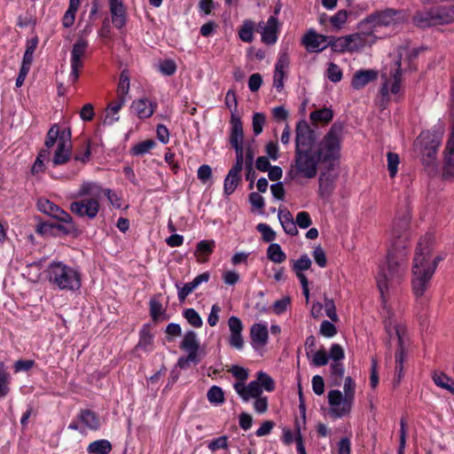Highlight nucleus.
<instances>
[{
    "label": "nucleus",
    "instance_id": "f257e3e1",
    "mask_svg": "<svg viewBox=\"0 0 454 454\" xmlns=\"http://www.w3.org/2000/svg\"><path fill=\"white\" fill-rule=\"evenodd\" d=\"M411 215L408 211L398 215L390 231V249L387 255V266L382 267L377 276V285L380 292L382 303H386V295L390 288L400 283L405 272L404 254L410 240Z\"/></svg>",
    "mask_w": 454,
    "mask_h": 454
},
{
    "label": "nucleus",
    "instance_id": "f03ea898",
    "mask_svg": "<svg viewBox=\"0 0 454 454\" xmlns=\"http://www.w3.org/2000/svg\"><path fill=\"white\" fill-rule=\"evenodd\" d=\"M434 236L427 233L418 244L412 265V290L417 297L422 296L430 286V280L436 270L440 256L433 257Z\"/></svg>",
    "mask_w": 454,
    "mask_h": 454
},
{
    "label": "nucleus",
    "instance_id": "7ed1b4c3",
    "mask_svg": "<svg viewBox=\"0 0 454 454\" xmlns=\"http://www.w3.org/2000/svg\"><path fill=\"white\" fill-rule=\"evenodd\" d=\"M383 311L385 313V329L388 335L387 348L390 349L395 348V374L394 378V385L398 386L403 376V361H404V343L406 336V328L394 318L392 311L383 303Z\"/></svg>",
    "mask_w": 454,
    "mask_h": 454
},
{
    "label": "nucleus",
    "instance_id": "20e7f679",
    "mask_svg": "<svg viewBox=\"0 0 454 454\" xmlns=\"http://www.w3.org/2000/svg\"><path fill=\"white\" fill-rule=\"evenodd\" d=\"M344 125L334 122L314 150L321 161L335 168L339 163Z\"/></svg>",
    "mask_w": 454,
    "mask_h": 454
},
{
    "label": "nucleus",
    "instance_id": "39448f33",
    "mask_svg": "<svg viewBox=\"0 0 454 454\" xmlns=\"http://www.w3.org/2000/svg\"><path fill=\"white\" fill-rule=\"evenodd\" d=\"M47 278L59 290L76 291L81 287L79 271L60 262H52L47 268Z\"/></svg>",
    "mask_w": 454,
    "mask_h": 454
},
{
    "label": "nucleus",
    "instance_id": "423d86ee",
    "mask_svg": "<svg viewBox=\"0 0 454 454\" xmlns=\"http://www.w3.org/2000/svg\"><path fill=\"white\" fill-rule=\"evenodd\" d=\"M233 387L239 397L244 402H248L251 397H257L262 394V388L268 392H272L275 389L274 380L266 372H257L255 380H252L248 385L241 382H236Z\"/></svg>",
    "mask_w": 454,
    "mask_h": 454
},
{
    "label": "nucleus",
    "instance_id": "0eeeda50",
    "mask_svg": "<svg viewBox=\"0 0 454 454\" xmlns=\"http://www.w3.org/2000/svg\"><path fill=\"white\" fill-rule=\"evenodd\" d=\"M320 161L315 151L294 152V160L291 165L290 175L308 179L314 178L317 175Z\"/></svg>",
    "mask_w": 454,
    "mask_h": 454
},
{
    "label": "nucleus",
    "instance_id": "6e6552de",
    "mask_svg": "<svg viewBox=\"0 0 454 454\" xmlns=\"http://www.w3.org/2000/svg\"><path fill=\"white\" fill-rule=\"evenodd\" d=\"M327 398L330 405V414L333 418L338 419L349 415L354 402L343 396L340 390L329 391Z\"/></svg>",
    "mask_w": 454,
    "mask_h": 454
},
{
    "label": "nucleus",
    "instance_id": "1a4fd4ad",
    "mask_svg": "<svg viewBox=\"0 0 454 454\" xmlns=\"http://www.w3.org/2000/svg\"><path fill=\"white\" fill-rule=\"evenodd\" d=\"M295 152H309L312 149L317 136L306 121H300L295 128Z\"/></svg>",
    "mask_w": 454,
    "mask_h": 454
},
{
    "label": "nucleus",
    "instance_id": "9d476101",
    "mask_svg": "<svg viewBox=\"0 0 454 454\" xmlns=\"http://www.w3.org/2000/svg\"><path fill=\"white\" fill-rule=\"evenodd\" d=\"M441 141L442 137L439 134L427 130L420 133L415 145L419 146L421 153L431 160L435 158Z\"/></svg>",
    "mask_w": 454,
    "mask_h": 454
},
{
    "label": "nucleus",
    "instance_id": "9b49d317",
    "mask_svg": "<svg viewBox=\"0 0 454 454\" xmlns=\"http://www.w3.org/2000/svg\"><path fill=\"white\" fill-rule=\"evenodd\" d=\"M396 13L393 9L372 13L361 22V27H368L376 35L379 27H389L395 23Z\"/></svg>",
    "mask_w": 454,
    "mask_h": 454
},
{
    "label": "nucleus",
    "instance_id": "f8f14e48",
    "mask_svg": "<svg viewBox=\"0 0 454 454\" xmlns=\"http://www.w3.org/2000/svg\"><path fill=\"white\" fill-rule=\"evenodd\" d=\"M70 210L80 217L94 219L99 211V200L86 198L71 203Z\"/></svg>",
    "mask_w": 454,
    "mask_h": 454
},
{
    "label": "nucleus",
    "instance_id": "ddd939ff",
    "mask_svg": "<svg viewBox=\"0 0 454 454\" xmlns=\"http://www.w3.org/2000/svg\"><path fill=\"white\" fill-rule=\"evenodd\" d=\"M401 77H402L401 55H397L395 58L394 63L390 67L389 76H387V74H382V78L385 80V82L381 87L380 92L383 97L388 96V91H389L388 90V83H389L390 79L393 80V83H392L391 89H390L391 92L393 94H397L400 91V83L402 81Z\"/></svg>",
    "mask_w": 454,
    "mask_h": 454
},
{
    "label": "nucleus",
    "instance_id": "4468645a",
    "mask_svg": "<svg viewBox=\"0 0 454 454\" xmlns=\"http://www.w3.org/2000/svg\"><path fill=\"white\" fill-rule=\"evenodd\" d=\"M71 155V130L69 129L62 130L58 141L57 150L55 151L52 164L58 166L65 164L70 159Z\"/></svg>",
    "mask_w": 454,
    "mask_h": 454
},
{
    "label": "nucleus",
    "instance_id": "2eb2a0df",
    "mask_svg": "<svg viewBox=\"0 0 454 454\" xmlns=\"http://www.w3.org/2000/svg\"><path fill=\"white\" fill-rule=\"evenodd\" d=\"M360 28L359 32L348 35L352 52L359 51L366 46H372L379 38L377 35H374V31L368 27L360 26Z\"/></svg>",
    "mask_w": 454,
    "mask_h": 454
},
{
    "label": "nucleus",
    "instance_id": "dca6fc26",
    "mask_svg": "<svg viewBox=\"0 0 454 454\" xmlns=\"http://www.w3.org/2000/svg\"><path fill=\"white\" fill-rule=\"evenodd\" d=\"M88 48V42L84 39H79L74 45L71 51V73L69 80L74 83L79 77V70L82 67V58L84 56Z\"/></svg>",
    "mask_w": 454,
    "mask_h": 454
},
{
    "label": "nucleus",
    "instance_id": "f3484780",
    "mask_svg": "<svg viewBox=\"0 0 454 454\" xmlns=\"http://www.w3.org/2000/svg\"><path fill=\"white\" fill-rule=\"evenodd\" d=\"M37 207L42 213L46 214L59 222L64 223H71L72 222V216L67 212L47 199L38 200Z\"/></svg>",
    "mask_w": 454,
    "mask_h": 454
},
{
    "label": "nucleus",
    "instance_id": "a211bd4d",
    "mask_svg": "<svg viewBox=\"0 0 454 454\" xmlns=\"http://www.w3.org/2000/svg\"><path fill=\"white\" fill-rule=\"evenodd\" d=\"M301 42L308 51L318 52L329 46L330 37L317 34L315 30L310 29L303 35Z\"/></svg>",
    "mask_w": 454,
    "mask_h": 454
},
{
    "label": "nucleus",
    "instance_id": "6ab92c4d",
    "mask_svg": "<svg viewBox=\"0 0 454 454\" xmlns=\"http://www.w3.org/2000/svg\"><path fill=\"white\" fill-rule=\"evenodd\" d=\"M278 20L275 16H270L266 22H259L257 32L261 34L262 41L266 44H274L278 40Z\"/></svg>",
    "mask_w": 454,
    "mask_h": 454
},
{
    "label": "nucleus",
    "instance_id": "aec40b11",
    "mask_svg": "<svg viewBox=\"0 0 454 454\" xmlns=\"http://www.w3.org/2000/svg\"><path fill=\"white\" fill-rule=\"evenodd\" d=\"M108 5L114 27L121 29L126 26L128 20L123 0H108Z\"/></svg>",
    "mask_w": 454,
    "mask_h": 454
},
{
    "label": "nucleus",
    "instance_id": "412c9836",
    "mask_svg": "<svg viewBox=\"0 0 454 454\" xmlns=\"http://www.w3.org/2000/svg\"><path fill=\"white\" fill-rule=\"evenodd\" d=\"M326 170L321 172L318 178V192L323 198H328L335 189V182L338 177L337 173H332L334 168L325 167Z\"/></svg>",
    "mask_w": 454,
    "mask_h": 454
},
{
    "label": "nucleus",
    "instance_id": "4be33fe9",
    "mask_svg": "<svg viewBox=\"0 0 454 454\" xmlns=\"http://www.w3.org/2000/svg\"><path fill=\"white\" fill-rule=\"evenodd\" d=\"M228 326L231 333L229 338L231 347L239 350L242 349L244 347V339L242 336L244 327L241 320L235 316H231L228 320Z\"/></svg>",
    "mask_w": 454,
    "mask_h": 454
},
{
    "label": "nucleus",
    "instance_id": "5701e85b",
    "mask_svg": "<svg viewBox=\"0 0 454 454\" xmlns=\"http://www.w3.org/2000/svg\"><path fill=\"white\" fill-rule=\"evenodd\" d=\"M443 176L454 178V116L450 138L444 150Z\"/></svg>",
    "mask_w": 454,
    "mask_h": 454
},
{
    "label": "nucleus",
    "instance_id": "b1692460",
    "mask_svg": "<svg viewBox=\"0 0 454 454\" xmlns=\"http://www.w3.org/2000/svg\"><path fill=\"white\" fill-rule=\"evenodd\" d=\"M231 125L230 144L233 148L243 146L244 131L242 121L234 113H232L231 117Z\"/></svg>",
    "mask_w": 454,
    "mask_h": 454
},
{
    "label": "nucleus",
    "instance_id": "393cba45",
    "mask_svg": "<svg viewBox=\"0 0 454 454\" xmlns=\"http://www.w3.org/2000/svg\"><path fill=\"white\" fill-rule=\"evenodd\" d=\"M252 345L257 348L264 347L268 342L269 332L266 325L256 323L250 328Z\"/></svg>",
    "mask_w": 454,
    "mask_h": 454
},
{
    "label": "nucleus",
    "instance_id": "a878e982",
    "mask_svg": "<svg viewBox=\"0 0 454 454\" xmlns=\"http://www.w3.org/2000/svg\"><path fill=\"white\" fill-rule=\"evenodd\" d=\"M155 104H153L147 98H139L134 100L131 104L130 110L138 118L145 119L151 117L154 113Z\"/></svg>",
    "mask_w": 454,
    "mask_h": 454
},
{
    "label": "nucleus",
    "instance_id": "bb28decb",
    "mask_svg": "<svg viewBox=\"0 0 454 454\" xmlns=\"http://www.w3.org/2000/svg\"><path fill=\"white\" fill-rule=\"evenodd\" d=\"M378 78V72L373 69H362L356 71L352 78L351 86L355 90L364 88L370 82Z\"/></svg>",
    "mask_w": 454,
    "mask_h": 454
},
{
    "label": "nucleus",
    "instance_id": "cd10ccee",
    "mask_svg": "<svg viewBox=\"0 0 454 454\" xmlns=\"http://www.w3.org/2000/svg\"><path fill=\"white\" fill-rule=\"evenodd\" d=\"M209 279V274L207 272L202 273L197 276L192 281L184 284V286L179 288L178 285V300L184 301L186 297L192 293L201 283H206Z\"/></svg>",
    "mask_w": 454,
    "mask_h": 454
},
{
    "label": "nucleus",
    "instance_id": "c85d7f7f",
    "mask_svg": "<svg viewBox=\"0 0 454 454\" xmlns=\"http://www.w3.org/2000/svg\"><path fill=\"white\" fill-rule=\"evenodd\" d=\"M413 23L422 28L438 25L435 17V10L431 9L429 11L417 12L413 17Z\"/></svg>",
    "mask_w": 454,
    "mask_h": 454
},
{
    "label": "nucleus",
    "instance_id": "c756f323",
    "mask_svg": "<svg viewBox=\"0 0 454 454\" xmlns=\"http://www.w3.org/2000/svg\"><path fill=\"white\" fill-rule=\"evenodd\" d=\"M126 103V98L117 96V99L110 103L106 111L104 124L112 125L119 120L118 113Z\"/></svg>",
    "mask_w": 454,
    "mask_h": 454
},
{
    "label": "nucleus",
    "instance_id": "7c9ffc66",
    "mask_svg": "<svg viewBox=\"0 0 454 454\" xmlns=\"http://www.w3.org/2000/svg\"><path fill=\"white\" fill-rule=\"evenodd\" d=\"M180 348L189 354L199 356L200 341L196 333L193 331L186 332L181 341Z\"/></svg>",
    "mask_w": 454,
    "mask_h": 454
},
{
    "label": "nucleus",
    "instance_id": "2f4dec72",
    "mask_svg": "<svg viewBox=\"0 0 454 454\" xmlns=\"http://www.w3.org/2000/svg\"><path fill=\"white\" fill-rule=\"evenodd\" d=\"M215 247V241L211 240H201L197 244L195 250V256L200 262H206L208 256L213 253Z\"/></svg>",
    "mask_w": 454,
    "mask_h": 454
},
{
    "label": "nucleus",
    "instance_id": "473e14b6",
    "mask_svg": "<svg viewBox=\"0 0 454 454\" xmlns=\"http://www.w3.org/2000/svg\"><path fill=\"white\" fill-rule=\"evenodd\" d=\"M102 192L103 189L97 184L85 182L81 185L74 197L82 198L84 196H90V198H97L98 200H100L102 197Z\"/></svg>",
    "mask_w": 454,
    "mask_h": 454
},
{
    "label": "nucleus",
    "instance_id": "72a5a7b5",
    "mask_svg": "<svg viewBox=\"0 0 454 454\" xmlns=\"http://www.w3.org/2000/svg\"><path fill=\"white\" fill-rule=\"evenodd\" d=\"M78 419L83 426L90 430H97L99 427V419L90 410H82L78 415Z\"/></svg>",
    "mask_w": 454,
    "mask_h": 454
},
{
    "label": "nucleus",
    "instance_id": "f704fd0d",
    "mask_svg": "<svg viewBox=\"0 0 454 454\" xmlns=\"http://www.w3.org/2000/svg\"><path fill=\"white\" fill-rule=\"evenodd\" d=\"M239 173V171L230 169L224 179L223 190L225 194L230 195L234 192L240 181Z\"/></svg>",
    "mask_w": 454,
    "mask_h": 454
},
{
    "label": "nucleus",
    "instance_id": "c9c22d12",
    "mask_svg": "<svg viewBox=\"0 0 454 454\" xmlns=\"http://www.w3.org/2000/svg\"><path fill=\"white\" fill-rule=\"evenodd\" d=\"M329 45L332 46V49L334 51H338V52H346V51L352 52L351 51V45H350V41H349L348 35H344V36H340V37H338V38L330 37V44Z\"/></svg>",
    "mask_w": 454,
    "mask_h": 454
},
{
    "label": "nucleus",
    "instance_id": "e433bc0d",
    "mask_svg": "<svg viewBox=\"0 0 454 454\" xmlns=\"http://www.w3.org/2000/svg\"><path fill=\"white\" fill-rule=\"evenodd\" d=\"M112 450V444L107 440H98L92 442L88 446V452L90 454H107Z\"/></svg>",
    "mask_w": 454,
    "mask_h": 454
},
{
    "label": "nucleus",
    "instance_id": "4c0bfd02",
    "mask_svg": "<svg viewBox=\"0 0 454 454\" xmlns=\"http://www.w3.org/2000/svg\"><path fill=\"white\" fill-rule=\"evenodd\" d=\"M268 258L276 263H281L286 259V255L282 250L281 247L277 243H272L267 249Z\"/></svg>",
    "mask_w": 454,
    "mask_h": 454
},
{
    "label": "nucleus",
    "instance_id": "58836bf2",
    "mask_svg": "<svg viewBox=\"0 0 454 454\" xmlns=\"http://www.w3.org/2000/svg\"><path fill=\"white\" fill-rule=\"evenodd\" d=\"M434 10L438 25L454 20V6L435 8Z\"/></svg>",
    "mask_w": 454,
    "mask_h": 454
},
{
    "label": "nucleus",
    "instance_id": "ea45409f",
    "mask_svg": "<svg viewBox=\"0 0 454 454\" xmlns=\"http://www.w3.org/2000/svg\"><path fill=\"white\" fill-rule=\"evenodd\" d=\"M310 120L314 122L328 123L332 121L333 114L330 108H323L310 113Z\"/></svg>",
    "mask_w": 454,
    "mask_h": 454
},
{
    "label": "nucleus",
    "instance_id": "a19ab883",
    "mask_svg": "<svg viewBox=\"0 0 454 454\" xmlns=\"http://www.w3.org/2000/svg\"><path fill=\"white\" fill-rule=\"evenodd\" d=\"M51 151L48 149H41L39 152L35 161L31 168V172L33 175H36L38 173L43 172L44 170V160H49Z\"/></svg>",
    "mask_w": 454,
    "mask_h": 454
},
{
    "label": "nucleus",
    "instance_id": "79ce46f5",
    "mask_svg": "<svg viewBox=\"0 0 454 454\" xmlns=\"http://www.w3.org/2000/svg\"><path fill=\"white\" fill-rule=\"evenodd\" d=\"M37 38H32L27 41L26 51L23 56L22 64L31 67L33 61V55L37 47Z\"/></svg>",
    "mask_w": 454,
    "mask_h": 454
},
{
    "label": "nucleus",
    "instance_id": "37998d69",
    "mask_svg": "<svg viewBox=\"0 0 454 454\" xmlns=\"http://www.w3.org/2000/svg\"><path fill=\"white\" fill-rule=\"evenodd\" d=\"M10 374L6 371L4 363H0V397H4L9 393Z\"/></svg>",
    "mask_w": 454,
    "mask_h": 454
},
{
    "label": "nucleus",
    "instance_id": "c03bdc74",
    "mask_svg": "<svg viewBox=\"0 0 454 454\" xmlns=\"http://www.w3.org/2000/svg\"><path fill=\"white\" fill-rule=\"evenodd\" d=\"M59 128L58 124H53L47 132L46 139L44 142V149H50L59 141L60 137Z\"/></svg>",
    "mask_w": 454,
    "mask_h": 454
},
{
    "label": "nucleus",
    "instance_id": "a18cd8bd",
    "mask_svg": "<svg viewBox=\"0 0 454 454\" xmlns=\"http://www.w3.org/2000/svg\"><path fill=\"white\" fill-rule=\"evenodd\" d=\"M345 368L342 363H332L331 364V377L333 379V384L340 386L341 379L344 376Z\"/></svg>",
    "mask_w": 454,
    "mask_h": 454
},
{
    "label": "nucleus",
    "instance_id": "49530a36",
    "mask_svg": "<svg viewBox=\"0 0 454 454\" xmlns=\"http://www.w3.org/2000/svg\"><path fill=\"white\" fill-rule=\"evenodd\" d=\"M254 140H252L251 142L247 143L244 147V153H245V165L247 171H252L253 169V162L254 158L256 154V150L254 147Z\"/></svg>",
    "mask_w": 454,
    "mask_h": 454
},
{
    "label": "nucleus",
    "instance_id": "de8ad7c7",
    "mask_svg": "<svg viewBox=\"0 0 454 454\" xmlns=\"http://www.w3.org/2000/svg\"><path fill=\"white\" fill-rule=\"evenodd\" d=\"M183 316L188 323L193 327L200 328L203 325L202 318L194 309H186L183 312Z\"/></svg>",
    "mask_w": 454,
    "mask_h": 454
},
{
    "label": "nucleus",
    "instance_id": "09e8293b",
    "mask_svg": "<svg viewBox=\"0 0 454 454\" xmlns=\"http://www.w3.org/2000/svg\"><path fill=\"white\" fill-rule=\"evenodd\" d=\"M129 90V77L128 73L124 70L121 73L120 81L117 87V96L126 98Z\"/></svg>",
    "mask_w": 454,
    "mask_h": 454
},
{
    "label": "nucleus",
    "instance_id": "8fccbe9b",
    "mask_svg": "<svg viewBox=\"0 0 454 454\" xmlns=\"http://www.w3.org/2000/svg\"><path fill=\"white\" fill-rule=\"evenodd\" d=\"M207 399L212 403L220 404L224 402L223 391L220 387L213 386L207 394Z\"/></svg>",
    "mask_w": 454,
    "mask_h": 454
},
{
    "label": "nucleus",
    "instance_id": "3c124183",
    "mask_svg": "<svg viewBox=\"0 0 454 454\" xmlns=\"http://www.w3.org/2000/svg\"><path fill=\"white\" fill-rule=\"evenodd\" d=\"M311 266V260L308 254H302L298 260L293 261L292 269L294 272H302Z\"/></svg>",
    "mask_w": 454,
    "mask_h": 454
},
{
    "label": "nucleus",
    "instance_id": "603ef678",
    "mask_svg": "<svg viewBox=\"0 0 454 454\" xmlns=\"http://www.w3.org/2000/svg\"><path fill=\"white\" fill-rule=\"evenodd\" d=\"M324 305L323 308H325V311L326 316L333 321L337 322L339 320V317L336 313V307L334 304V301L333 299H330L326 296V294H324Z\"/></svg>",
    "mask_w": 454,
    "mask_h": 454
},
{
    "label": "nucleus",
    "instance_id": "864d4df0",
    "mask_svg": "<svg viewBox=\"0 0 454 454\" xmlns=\"http://www.w3.org/2000/svg\"><path fill=\"white\" fill-rule=\"evenodd\" d=\"M387 170L389 172L390 177L393 178L395 176V175L397 173L398 165L400 163L399 156H398V154H396L395 153L388 152L387 153Z\"/></svg>",
    "mask_w": 454,
    "mask_h": 454
},
{
    "label": "nucleus",
    "instance_id": "5fc2aeb1",
    "mask_svg": "<svg viewBox=\"0 0 454 454\" xmlns=\"http://www.w3.org/2000/svg\"><path fill=\"white\" fill-rule=\"evenodd\" d=\"M310 356H312L311 363L315 366H324L329 362L326 351L323 348L317 351H313Z\"/></svg>",
    "mask_w": 454,
    "mask_h": 454
},
{
    "label": "nucleus",
    "instance_id": "6e6d98bb",
    "mask_svg": "<svg viewBox=\"0 0 454 454\" xmlns=\"http://www.w3.org/2000/svg\"><path fill=\"white\" fill-rule=\"evenodd\" d=\"M326 76L331 82H339L342 79V71L338 65L331 62L326 70Z\"/></svg>",
    "mask_w": 454,
    "mask_h": 454
},
{
    "label": "nucleus",
    "instance_id": "4d7b16f0",
    "mask_svg": "<svg viewBox=\"0 0 454 454\" xmlns=\"http://www.w3.org/2000/svg\"><path fill=\"white\" fill-rule=\"evenodd\" d=\"M239 37L243 42L250 43L254 39V27L251 21L244 23L243 27L239 30Z\"/></svg>",
    "mask_w": 454,
    "mask_h": 454
},
{
    "label": "nucleus",
    "instance_id": "13d9d810",
    "mask_svg": "<svg viewBox=\"0 0 454 454\" xmlns=\"http://www.w3.org/2000/svg\"><path fill=\"white\" fill-rule=\"evenodd\" d=\"M256 229L262 233V239L265 242H271L276 239V232L268 224L259 223Z\"/></svg>",
    "mask_w": 454,
    "mask_h": 454
},
{
    "label": "nucleus",
    "instance_id": "bf43d9fd",
    "mask_svg": "<svg viewBox=\"0 0 454 454\" xmlns=\"http://www.w3.org/2000/svg\"><path fill=\"white\" fill-rule=\"evenodd\" d=\"M265 123V115L262 113H255L253 116L252 125L255 136L262 133Z\"/></svg>",
    "mask_w": 454,
    "mask_h": 454
},
{
    "label": "nucleus",
    "instance_id": "052dcab7",
    "mask_svg": "<svg viewBox=\"0 0 454 454\" xmlns=\"http://www.w3.org/2000/svg\"><path fill=\"white\" fill-rule=\"evenodd\" d=\"M155 143L153 140H145L141 143H138L132 148V153L134 155H143L148 153L153 146Z\"/></svg>",
    "mask_w": 454,
    "mask_h": 454
},
{
    "label": "nucleus",
    "instance_id": "680f3d73",
    "mask_svg": "<svg viewBox=\"0 0 454 454\" xmlns=\"http://www.w3.org/2000/svg\"><path fill=\"white\" fill-rule=\"evenodd\" d=\"M344 356V350L340 344L334 343L331 346L328 357L333 363L340 362Z\"/></svg>",
    "mask_w": 454,
    "mask_h": 454
},
{
    "label": "nucleus",
    "instance_id": "e2e57ef3",
    "mask_svg": "<svg viewBox=\"0 0 454 454\" xmlns=\"http://www.w3.org/2000/svg\"><path fill=\"white\" fill-rule=\"evenodd\" d=\"M348 17V12L340 10L331 18L330 22L334 27L340 28L341 26L346 23Z\"/></svg>",
    "mask_w": 454,
    "mask_h": 454
},
{
    "label": "nucleus",
    "instance_id": "0e129e2a",
    "mask_svg": "<svg viewBox=\"0 0 454 454\" xmlns=\"http://www.w3.org/2000/svg\"><path fill=\"white\" fill-rule=\"evenodd\" d=\"M319 333L325 337L332 338L337 333V329L333 323L324 320L320 325Z\"/></svg>",
    "mask_w": 454,
    "mask_h": 454
},
{
    "label": "nucleus",
    "instance_id": "69168bd1",
    "mask_svg": "<svg viewBox=\"0 0 454 454\" xmlns=\"http://www.w3.org/2000/svg\"><path fill=\"white\" fill-rule=\"evenodd\" d=\"M291 304V299L288 296H285L280 300L276 301L273 303L272 309L275 314L280 315L284 313Z\"/></svg>",
    "mask_w": 454,
    "mask_h": 454
},
{
    "label": "nucleus",
    "instance_id": "338daca9",
    "mask_svg": "<svg viewBox=\"0 0 454 454\" xmlns=\"http://www.w3.org/2000/svg\"><path fill=\"white\" fill-rule=\"evenodd\" d=\"M207 447L212 452H215L220 449H227L228 437L226 435H223L215 438L208 443Z\"/></svg>",
    "mask_w": 454,
    "mask_h": 454
},
{
    "label": "nucleus",
    "instance_id": "774afa93",
    "mask_svg": "<svg viewBox=\"0 0 454 454\" xmlns=\"http://www.w3.org/2000/svg\"><path fill=\"white\" fill-rule=\"evenodd\" d=\"M230 372L237 380H239L238 382L245 384L244 382L248 379V371L242 366L233 365L230 369Z\"/></svg>",
    "mask_w": 454,
    "mask_h": 454
}]
</instances>
